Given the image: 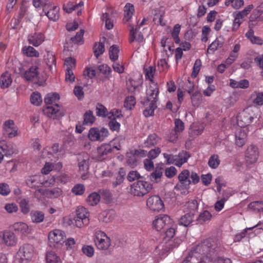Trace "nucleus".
I'll return each instance as SVG.
<instances>
[{"label": "nucleus", "instance_id": "1", "mask_svg": "<svg viewBox=\"0 0 263 263\" xmlns=\"http://www.w3.org/2000/svg\"><path fill=\"white\" fill-rule=\"evenodd\" d=\"M220 245V242L217 238L209 237L201 240L193 248L188 256L216 259Z\"/></svg>", "mask_w": 263, "mask_h": 263}, {"label": "nucleus", "instance_id": "2", "mask_svg": "<svg viewBox=\"0 0 263 263\" xmlns=\"http://www.w3.org/2000/svg\"><path fill=\"white\" fill-rule=\"evenodd\" d=\"M60 100V96L57 93H48L44 98V102L46 104H52L55 103L54 106H47L44 110L45 114L53 119H59L64 115L63 110L60 109V106L56 102Z\"/></svg>", "mask_w": 263, "mask_h": 263}, {"label": "nucleus", "instance_id": "3", "mask_svg": "<svg viewBox=\"0 0 263 263\" xmlns=\"http://www.w3.org/2000/svg\"><path fill=\"white\" fill-rule=\"evenodd\" d=\"M150 93H147L146 100L145 101H141V103L145 106H148L143 111V115L148 117L153 116L154 113L155 109L157 107L156 102L158 98V96L159 94L158 88L150 89Z\"/></svg>", "mask_w": 263, "mask_h": 263}, {"label": "nucleus", "instance_id": "4", "mask_svg": "<svg viewBox=\"0 0 263 263\" xmlns=\"http://www.w3.org/2000/svg\"><path fill=\"white\" fill-rule=\"evenodd\" d=\"M65 233L60 230H54L48 234V243L50 247L60 248L65 242Z\"/></svg>", "mask_w": 263, "mask_h": 263}, {"label": "nucleus", "instance_id": "5", "mask_svg": "<svg viewBox=\"0 0 263 263\" xmlns=\"http://www.w3.org/2000/svg\"><path fill=\"white\" fill-rule=\"evenodd\" d=\"M153 185L149 183L141 180L134 183L130 186V193L134 196H143L150 192Z\"/></svg>", "mask_w": 263, "mask_h": 263}, {"label": "nucleus", "instance_id": "6", "mask_svg": "<svg viewBox=\"0 0 263 263\" xmlns=\"http://www.w3.org/2000/svg\"><path fill=\"white\" fill-rule=\"evenodd\" d=\"M89 213L84 207H78L76 210V216L73 218L76 226L81 228L84 225H87L89 223Z\"/></svg>", "mask_w": 263, "mask_h": 263}, {"label": "nucleus", "instance_id": "7", "mask_svg": "<svg viewBox=\"0 0 263 263\" xmlns=\"http://www.w3.org/2000/svg\"><path fill=\"white\" fill-rule=\"evenodd\" d=\"M94 241L97 248L101 250H107L110 245V239L103 232L96 233Z\"/></svg>", "mask_w": 263, "mask_h": 263}, {"label": "nucleus", "instance_id": "8", "mask_svg": "<svg viewBox=\"0 0 263 263\" xmlns=\"http://www.w3.org/2000/svg\"><path fill=\"white\" fill-rule=\"evenodd\" d=\"M171 223V219L167 215H160L156 217L153 222V225L157 231H161L170 227Z\"/></svg>", "mask_w": 263, "mask_h": 263}, {"label": "nucleus", "instance_id": "9", "mask_svg": "<svg viewBox=\"0 0 263 263\" xmlns=\"http://www.w3.org/2000/svg\"><path fill=\"white\" fill-rule=\"evenodd\" d=\"M190 176V171L187 170H184L178 175L179 182L175 186V189L184 190L188 189L191 181L189 179Z\"/></svg>", "mask_w": 263, "mask_h": 263}, {"label": "nucleus", "instance_id": "10", "mask_svg": "<svg viewBox=\"0 0 263 263\" xmlns=\"http://www.w3.org/2000/svg\"><path fill=\"white\" fill-rule=\"evenodd\" d=\"M146 205L152 211H160L164 208V203L158 195L149 197L146 201Z\"/></svg>", "mask_w": 263, "mask_h": 263}, {"label": "nucleus", "instance_id": "11", "mask_svg": "<svg viewBox=\"0 0 263 263\" xmlns=\"http://www.w3.org/2000/svg\"><path fill=\"white\" fill-rule=\"evenodd\" d=\"M33 254V247L31 245L24 244L20 247L17 255L22 260H30Z\"/></svg>", "mask_w": 263, "mask_h": 263}, {"label": "nucleus", "instance_id": "12", "mask_svg": "<svg viewBox=\"0 0 263 263\" xmlns=\"http://www.w3.org/2000/svg\"><path fill=\"white\" fill-rule=\"evenodd\" d=\"M253 119V117L247 110L244 109L237 116V124L241 127H246L250 125Z\"/></svg>", "mask_w": 263, "mask_h": 263}, {"label": "nucleus", "instance_id": "13", "mask_svg": "<svg viewBox=\"0 0 263 263\" xmlns=\"http://www.w3.org/2000/svg\"><path fill=\"white\" fill-rule=\"evenodd\" d=\"M258 148L256 146L250 145L246 153V161L249 164L255 163L258 157Z\"/></svg>", "mask_w": 263, "mask_h": 263}, {"label": "nucleus", "instance_id": "14", "mask_svg": "<svg viewBox=\"0 0 263 263\" xmlns=\"http://www.w3.org/2000/svg\"><path fill=\"white\" fill-rule=\"evenodd\" d=\"M45 40L44 35L41 32H34L28 35L27 40L30 44L35 47L40 46Z\"/></svg>", "mask_w": 263, "mask_h": 263}, {"label": "nucleus", "instance_id": "15", "mask_svg": "<svg viewBox=\"0 0 263 263\" xmlns=\"http://www.w3.org/2000/svg\"><path fill=\"white\" fill-rule=\"evenodd\" d=\"M0 238H2L4 242L7 246H13L16 243L17 239L14 234L11 231H5L0 233Z\"/></svg>", "mask_w": 263, "mask_h": 263}, {"label": "nucleus", "instance_id": "16", "mask_svg": "<svg viewBox=\"0 0 263 263\" xmlns=\"http://www.w3.org/2000/svg\"><path fill=\"white\" fill-rule=\"evenodd\" d=\"M37 191L49 198H57L61 195L62 192L61 189L59 187L48 189L45 190L39 189Z\"/></svg>", "mask_w": 263, "mask_h": 263}, {"label": "nucleus", "instance_id": "17", "mask_svg": "<svg viewBox=\"0 0 263 263\" xmlns=\"http://www.w3.org/2000/svg\"><path fill=\"white\" fill-rule=\"evenodd\" d=\"M38 68L32 66L23 74V77L27 81H33L37 79L39 76Z\"/></svg>", "mask_w": 263, "mask_h": 263}, {"label": "nucleus", "instance_id": "18", "mask_svg": "<svg viewBox=\"0 0 263 263\" xmlns=\"http://www.w3.org/2000/svg\"><path fill=\"white\" fill-rule=\"evenodd\" d=\"M12 229L17 233L26 235L29 233V230L28 226L22 222H16L12 226Z\"/></svg>", "mask_w": 263, "mask_h": 263}, {"label": "nucleus", "instance_id": "19", "mask_svg": "<svg viewBox=\"0 0 263 263\" xmlns=\"http://www.w3.org/2000/svg\"><path fill=\"white\" fill-rule=\"evenodd\" d=\"M26 184L29 187L35 189L41 187L43 183L41 182L39 176H33L27 179Z\"/></svg>", "mask_w": 263, "mask_h": 263}, {"label": "nucleus", "instance_id": "20", "mask_svg": "<svg viewBox=\"0 0 263 263\" xmlns=\"http://www.w3.org/2000/svg\"><path fill=\"white\" fill-rule=\"evenodd\" d=\"M31 221L33 223H41L45 218L44 214L42 211L33 210L30 213Z\"/></svg>", "mask_w": 263, "mask_h": 263}, {"label": "nucleus", "instance_id": "21", "mask_svg": "<svg viewBox=\"0 0 263 263\" xmlns=\"http://www.w3.org/2000/svg\"><path fill=\"white\" fill-rule=\"evenodd\" d=\"M251 24H249L250 29L246 33V36L249 39L253 44H256L258 45H262L263 44V40L258 36L254 35V31L252 28L250 27Z\"/></svg>", "mask_w": 263, "mask_h": 263}, {"label": "nucleus", "instance_id": "22", "mask_svg": "<svg viewBox=\"0 0 263 263\" xmlns=\"http://www.w3.org/2000/svg\"><path fill=\"white\" fill-rule=\"evenodd\" d=\"M247 134L244 130L240 129L236 133V144L239 146H242L246 141Z\"/></svg>", "mask_w": 263, "mask_h": 263}, {"label": "nucleus", "instance_id": "23", "mask_svg": "<svg viewBox=\"0 0 263 263\" xmlns=\"http://www.w3.org/2000/svg\"><path fill=\"white\" fill-rule=\"evenodd\" d=\"M12 83V79L10 74L6 72L2 74L0 78V85L2 88H6L8 87Z\"/></svg>", "mask_w": 263, "mask_h": 263}, {"label": "nucleus", "instance_id": "24", "mask_svg": "<svg viewBox=\"0 0 263 263\" xmlns=\"http://www.w3.org/2000/svg\"><path fill=\"white\" fill-rule=\"evenodd\" d=\"M112 152V148L109 144L101 145L97 149L98 157L100 159H103L104 156L111 153Z\"/></svg>", "mask_w": 263, "mask_h": 263}, {"label": "nucleus", "instance_id": "25", "mask_svg": "<svg viewBox=\"0 0 263 263\" xmlns=\"http://www.w3.org/2000/svg\"><path fill=\"white\" fill-rule=\"evenodd\" d=\"M129 27L130 29V33H129V41L130 43H133L135 40L138 42H143L144 38L143 34L141 32H138V35L136 36L135 33V31H134V26L133 25L130 24Z\"/></svg>", "mask_w": 263, "mask_h": 263}, {"label": "nucleus", "instance_id": "26", "mask_svg": "<svg viewBox=\"0 0 263 263\" xmlns=\"http://www.w3.org/2000/svg\"><path fill=\"white\" fill-rule=\"evenodd\" d=\"M194 215L192 213L187 212L182 216L179 219V223L184 227L189 226L193 221Z\"/></svg>", "mask_w": 263, "mask_h": 263}, {"label": "nucleus", "instance_id": "27", "mask_svg": "<svg viewBox=\"0 0 263 263\" xmlns=\"http://www.w3.org/2000/svg\"><path fill=\"white\" fill-rule=\"evenodd\" d=\"M177 162H175V165L180 167L183 163L187 162L188 158L190 157L189 153L186 151H182L176 155Z\"/></svg>", "mask_w": 263, "mask_h": 263}, {"label": "nucleus", "instance_id": "28", "mask_svg": "<svg viewBox=\"0 0 263 263\" xmlns=\"http://www.w3.org/2000/svg\"><path fill=\"white\" fill-rule=\"evenodd\" d=\"M124 8V16L123 21L125 23L128 22L132 17L133 12L134 11V7L133 5L127 3L126 4Z\"/></svg>", "mask_w": 263, "mask_h": 263}, {"label": "nucleus", "instance_id": "29", "mask_svg": "<svg viewBox=\"0 0 263 263\" xmlns=\"http://www.w3.org/2000/svg\"><path fill=\"white\" fill-rule=\"evenodd\" d=\"M125 175L126 172L124 169L122 167L120 168L117 176L116 177V180L112 182V186L114 187H116L118 185L121 184L123 182Z\"/></svg>", "mask_w": 263, "mask_h": 263}, {"label": "nucleus", "instance_id": "30", "mask_svg": "<svg viewBox=\"0 0 263 263\" xmlns=\"http://www.w3.org/2000/svg\"><path fill=\"white\" fill-rule=\"evenodd\" d=\"M230 85L232 88H247L249 86V82L246 79L237 81L234 80H231Z\"/></svg>", "mask_w": 263, "mask_h": 263}, {"label": "nucleus", "instance_id": "31", "mask_svg": "<svg viewBox=\"0 0 263 263\" xmlns=\"http://www.w3.org/2000/svg\"><path fill=\"white\" fill-rule=\"evenodd\" d=\"M59 10L60 8L55 6L52 9L45 12V15H46L50 20L55 21L59 18Z\"/></svg>", "mask_w": 263, "mask_h": 263}, {"label": "nucleus", "instance_id": "32", "mask_svg": "<svg viewBox=\"0 0 263 263\" xmlns=\"http://www.w3.org/2000/svg\"><path fill=\"white\" fill-rule=\"evenodd\" d=\"M160 138L156 134H152L148 136L147 140L145 141L144 144L145 147H150L157 144L159 141Z\"/></svg>", "mask_w": 263, "mask_h": 263}, {"label": "nucleus", "instance_id": "33", "mask_svg": "<svg viewBox=\"0 0 263 263\" xmlns=\"http://www.w3.org/2000/svg\"><path fill=\"white\" fill-rule=\"evenodd\" d=\"M23 53L29 57H39V53L33 47L28 46H24L22 49Z\"/></svg>", "mask_w": 263, "mask_h": 263}, {"label": "nucleus", "instance_id": "34", "mask_svg": "<svg viewBox=\"0 0 263 263\" xmlns=\"http://www.w3.org/2000/svg\"><path fill=\"white\" fill-rule=\"evenodd\" d=\"M163 168L161 167H156L154 172L149 175V180L154 182H158V179H159L162 175Z\"/></svg>", "mask_w": 263, "mask_h": 263}, {"label": "nucleus", "instance_id": "35", "mask_svg": "<svg viewBox=\"0 0 263 263\" xmlns=\"http://www.w3.org/2000/svg\"><path fill=\"white\" fill-rule=\"evenodd\" d=\"M88 138L91 141L98 140L101 141L100 132L98 128H91L88 135Z\"/></svg>", "mask_w": 263, "mask_h": 263}, {"label": "nucleus", "instance_id": "36", "mask_svg": "<svg viewBox=\"0 0 263 263\" xmlns=\"http://www.w3.org/2000/svg\"><path fill=\"white\" fill-rule=\"evenodd\" d=\"M181 241V240L178 238L174 239L173 240H168V242L164 246L163 250L166 252H170L173 249L178 247Z\"/></svg>", "mask_w": 263, "mask_h": 263}, {"label": "nucleus", "instance_id": "37", "mask_svg": "<svg viewBox=\"0 0 263 263\" xmlns=\"http://www.w3.org/2000/svg\"><path fill=\"white\" fill-rule=\"evenodd\" d=\"M100 200V196L99 194L93 192L88 196L86 201L89 205L94 206L98 204Z\"/></svg>", "mask_w": 263, "mask_h": 263}, {"label": "nucleus", "instance_id": "38", "mask_svg": "<svg viewBox=\"0 0 263 263\" xmlns=\"http://www.w3.org/2000/svg\"><path fill=\"white\" fill-rule=\"evenodd\" d=\"M14 125V121L12 120H8L5 122L4 126L6 131L8 133V137L12 138L16 135V131L14 130V132H10L13 129Z\"/></svg>", "mask_w": 263, "mask_h": 263}, {"label": "nucleus", "instance_id": "39", "mask_svg": "<svg viewBox=\"0 0 263 263\" xmlns=\"http://www.w3.org/2000/svg\"><path fill=\"white\" fill-rule=\"evenodd\" d=\"M251 98H254L253 100L254 104L257 105H263V92L254 91L251 95Z\"/></svg>", "mask_w": 263, "mask_h": 263}, {"label": "nucleus", "instance_id": "40", "mask_svg": "<svg viewBox=\"0 0 263 263\" xmlns=\"http://www.w3.org/2000/svg\"><path fill=\"white\" fill-rule=\"evenodd\" d=\"M253 8L254 5L251 4L246 7L242 11L235 12L234 14H236V19L242 18L246 16Z\"/></svg>", "mask_w": 263, "mask_h": 263}, {"label": "nucleus", "instance_id": "41", "mask_svg": "<svg viewBox=\"0 0 263 263\" xmlns=\"http://www.w3.org/2000/svg\"><path fill=\"white\" fill-rule=\"evenodd\" d=\"M46 260L47 263H61L59 257L53 251L47 253Z\"/></svg>", "mask_w": 263, "mask_h": 263}, {"label": "nucleus", "instance_id": "42", "mask_svg": "<svg viewBox=\"0 0 263 263\" xmlns=\"http://www.w3.org/2000/svg\"><path fill=\"white\" fill-rule=\"evenodd\" d=\"M211 217V214L209 211L205 210L199 215L196 220L199 223L202 224L204 222L210 220Z\"/></svg>", "mask_w": 263, "mask_h": 263}, {"label": "nucleus", "instance_id": "43", "mask_svg": "<svg viewBox=\"0 0 263 263\" xmlns=\"http://www.w3.org/2000/svg\"><path fill=\"white\" fill-rule=\"evenodd\" d=\"M95 120V117L91 110L87 111L84 115L83 125H91Z\"/></svg>", "mask_w": 263, "mask_h": 263}, {"label": "nucleus", "instance_id": "44", "mask_svg": "<svg viewBox=\"0 0 263 263\" xmlns=\"http://www.w3.org/2000/svg\"><path fill=\"white\" fill-rule=\"evenodd\" d=\"M187 212L192 213L195 215L198 208V203L196 200H192L186 203Z\"/></svg>", "mask_w": 263, "mask_h": 263}, {"label": "nucleus", "instance_id": "45", "mask_svg": "<svg viewBox=\"0 0 263 263\" xmlns=\"http://www.w3.org/2000/svg\"><path fill=\"white\" fill-rule=\"evenodd\" d=\"M88 156L86 155L85 157H83V159H81L79 158L78 159L79 161V167L80 171L83 172H86L88 170L89 165H88Z\"/></svg>", "mask_w": 263, "mask_h": 263}, {"label": "nucleus", "instance_id": "46", "mask_svg": "<svg viewBox=\"0 0 263 263\" xmlns=\"http://www.w3.org/2000/svg\"><path fill=\"white\" fill-rule=\"evenodd\" d=\"M100 198H102L106 203H109L112 200V194L108 190H100L99 191Z\"/></svg>", "mask_w": 263, "mask_h": 263}, {"label": "nucleus", "instance_id": "47", "mask_svg": "<svg viewBox=\"0 0 263 263\" xmlns=\"http://www.w3.org/2000/svg\"><path fill=\"white\" fill-rule=\"evenodd\" d=\"M119 52V50L116 45H113L110 47L109 54V58L111 61H115L118 59Z\"/></svg>", "mask_w": 263, "mask_h": 263}, {"label": "nucleus", "instance_id": "48", "mask_svg": "<svg viewBox=\"0 0 263 263\" xmlns=\"http://www.w3.org/2000/svg\"><path fill=\"white\" fill-rule=\"evenodd\" d=\"M262 13H263V3L254 10L250 16V22H253L258 18Z\"/></svg>", "mask_w": 263, "mask_h": 263}, {"label": "nucleus", "instance_id": "49", "mask_svg": "<svg viewBox=\"0 0 263 263\" xmlns=\"http://www.w3.org/2000/svg\"><path fill=\"white\" fill-rule=\"evenodd\" d=\"M250 209L257 210L258 212H263V201H255L251 202L248 205Z\"/></svg>", "mask_w": 263, "mask_h": 263}, {"label": "nucleus", "instance_id": "50", "mask_svg": "<svg viewBox=\"0 0 263 263\" xmlns=\"http://www.w3.org/2000/svg\"><path fill=\"white\" fill-rule=\"evenodd\" d=\"M219 157L217 155L211 156L209 160L208 164L212 168H216L220 164Z\"/></svg>", "mask_w": 263, "mask_h": 263}, {"label": "nucleus", "instance_id": "51", "mask_svg": "<svg viewBox=\"0 0 263 263\" xmlns=\"http://www.w3.org/2000/svg\"><path fill=\"white\" fill-rule=\"evenodd\" d=\"M96 114L99 117H105L108 116V110L107 108L100 103H98L96 106Z\"/></svg>", "mask_w": 263, "mask_h": 263}, {"label": "nucleus", "instance_id": "52", "mask_svg": "<svg viewBox=\"0 0 263 263\" xmlns=\"http://www.w3.org/2000/svg\"><path fill=\"white\" fill-rule=\"evenodd\" d=\"M31 103L36 106H39L42 102L41 96L39 92H34L30 96Z\"/></svg>", "mask_w": 263, "mask_h": 263}, {"label": "nucleus", "instance_id": "53", "mask_svg": "<svg viewBox=\"0 0 263 263\" xmlns=\"http://www.w3.org/2000/svg\"><path fill=\"white\" fill-rule=\"evenodd\" d=\"M202 95L199 91L194 92L191 96V101L193 106H198L201 102Z\"/></svg>", "mask_w": 263, "mask_h": 263}, {"label": "nucleus", "instance_id": "54", "mask_svg": "<svg viewBox=\"0 0 263 263\" xmlns=\"http://www.w3.org/2000/svg\"><path fill=\"white\" fill-rule=\"evenodd\" d=\"M135 104L136 100L134 96H130L126 98L124 101V106L127 109H132L133 107H134Z\"/></svg>", "mask_w": 263, "mask_h": 263}, {"label": "nucleus", "instance_id": "55", "mask_svg": "<svg viewBox=\"0 0 263 263\" xmlns=\"http://www.w3.org/2000/svg\"><path fill=\"white\" fill-rule=\"evenodd\" d=\"M45 61L47 65L49 67L50 69H52V66H55V59L53 55L50 53L49 52L47 53L45 55Z\"/></svg>", "mask_w": 263, "mask_h": 263}, {"label": "nucleus", "instance_id": "56", "mask_svg": "<svg viewBox=\"0 0 263 263\" xmlns=\"http://www.w3.org/2000/svg\"><path fill=\"white\" fill-rule=\"evenodd\" d=\"M180 25L176 24L171 32L172 36L176 44H179L180 42V39L178 35L180 31Z\"/></svg>", "mask_w": 263, "mask_h": 263}, {"label": "nucleus", "instance_id": "57", "mask_svg": "<svg viewBox=\"0 0 263 263\" xmlns=\"http://www.w3.org/2000/svg\"><path fill=\"white\" fill-rule=\"evenodd\" d=\"M105 51L104 45L103 43L100 42L98 44H95L94 46V53L97 58L103 54Z\"/></svg>", "mask_w": 263, "mask_h": 263}, {"label": "nucleus", "instance_id": "58", "mask_svg": "<svg viewBox=\"0 0 263 263\" xmlns=\"http://www.w3.org/2000/svg\"><path fill=\"white\" fill-rule=\"evenodd\" d=\"M223 44V41H219L218 39H216L214 42H213L209 46L208 48V52L209 50L214 52L217 50L219 48L222 46Z\"/></svg>", "mask_w": 263, "mask_h": 263}, {"label": "nucleus", "instance_id": "59", "mask_svg": "<svg viewBox=\"0 0 263 263\" xmlns=\"http://www.w3.org/2000/svg\"><path fill=\"white\" fill-rule=\"evenodd\" d=\"M163 232L164 233L165 237L164 239L166 240H170L172 238L176 233V230L174 228L167 227L164 230Z\"/></svg>", "mask_w": 263, "mask_h": 263}, {"label": "nucleus", "instance_id": "60", "mask_svg": "<svg viewBox=\"0 0 263 263\" xmlns=\"http://www.w3.org/2000/svg\"><path fill=\"white\" fill-rule=\"evenodd\" d=\"M101 18L103 21L105 22L106 29L110 30L113 28L114 25L112 21L109 17V14L107 13H103Z\"/></svg>", "mask_w": 263, "mask_h": 263}, {"label": "nucleus", "instance_id": "61", "mask_svg": "<svg viewBox=\"0 0 263 263\" xmlns=\"http://www.w3.org/2000/svg\"><path fill=\"white\" fill-rule=\"evenodd\" d=\"M201 66V60L200 59H197L194 63V66H193V71L191 74V77L193 78H195L197 76V75L200 70Z\"/></svg>", "mask_w": 263, "mask_h": 263}, {"label": "nucleus", "instance_id": "62", "mask_svg": "<svg viewBox=\"0 0 263 263\" xmlns=\"http://www.w3.org/2000/svg\"><path fill=\"white\" fill-rule=\"evenodd\" d=\"M142 178H143V177H141L140 174L136 171H130L127 176V179L130 182Z\"/></svg>", "mask_w": 263, "mask_h": 263}, {"label": "nucleus", "instance_id": "63", "mask_svg": "<svg viewBox=\"0 0 263 263\" xmlns=\"http://www.w3.org/2000/svg\"><path fill=\"white\" fill-rule=\"evenodd\" d=\"M1 148L4 153V156H11L14 152L12 146L8 145H1Z\"/></svg>", "mask_w": 263, "mask_h": 263}, {"label": "nucleus", "instance_id": "64", "mask_svg": "<svg viewBox=\"0 0 263 263\" xmlns=\"http://www.w3.org/2000/svg\"><path fill=\"white\" fill-rule=\"evenodd\" d=\"M20 206L21 208L22 212L24 214L28 213L30 211L29 201L26 199H23L20 202Z\"/></svg>", "mask_w": 263, "mask_h": 263}]
</instances>
